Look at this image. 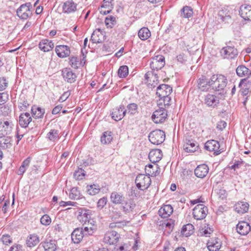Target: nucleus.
Returning <instances> with one entry per match:
<instances>
[{"mask_svg": "<svg viewBox=\"0 0 251 251\" xmlns=\"http://www.w3.org/2000/svg\"><path fill=\"white\" fill-rule=\"evenodd\" d=\"M145 170L147 175L150 177L156 176L160 173L159 168L157 165L149 164L146 166Z\"/></svg>", "mask_w": 251, "mask_h": 251, "instance_id": "obj_30", "label": "nucleus"}, {"mask_svg": "<svg viewBox=\"0 0 251 251\" xmlns=\"http://www.w3.org/2000/svg\"><path fill=\"white\" fill-rule=\"evenodd\" d=\"M128 74V68L127 66L124 65L121 66L118 71V75L121 78L126 77Z\"/></svg>", "mask_w": 251, "mask_h": 251, "instance_id": "obj_49", "label": "nucleus"}, {"mask_svg": "<svg viewBox=\"0 0 251 251\" xmlns=\"http://www.w3.org/2000/svg\"><path fill=\"white\" fill-rule=\"evenodd\" d=\"M124 197L121 193L113 192L110 195V200L112 203L115 204H120L124 201Z\"/></svg>", "mask_w": 251, "mask_h": 251, "instance_id": "obj_34", "label": "nucleus"}, {"mask_svg": "<svg viewBox=\"0 0 251 251\" xmlns=\"http://www.w3.org/2000/svg\"><path fill=\"white\" fill-rule=\"evenodd\" d=\"M12 130V126H0V135L6 136L9 134Z\"/></svg>", "mask_w": 251, "mask_h": 251, "instance_id": "obj_55", "label": "nucleus"}, {"mask_svg": "<svg viewBox=\"0 0 251 251\" xmlns=\"http://www.w3.org/2000/svg\"><path fill=\"white\" fill-rule=\"evenodd\" d=\"M135 183L138 189L144 191L147 189L150 186L151 179L147 175L139 174L135 179Z\"/></svg>", "mask_w": 251, "mask_h": 251, "instance_id": "obj_3", "label": "nucleus"}, {"mask_svg": "<svg viewBox=\"0 0 251 251\" xmlns=\"http://www.w3.org/2000/svg\"><path fill=\"white\" fill-rule=\"evenodd\" d=\"M209 171V168L207 165L203 164L199 165L195 170V174L196 176L200 178L204 177Z\"/></svg>", "mask_w": 251, "mask_h": 251, "instance_id": "obj_29", "label": "nucleus"}, {"mask_svg": "<svg viewBox=\"0 0 251 251\" xmlns=\"http://www.w3.org/2000/svg\"><path fill=\"white\" fill-rule=\"evenodd\" d=\"M22 248V245L15 244L10 247L8 251H23Z\"/></svg>", "mask_w": 251, "mask_h": 251, "instance_id": "obj_64", "label": "nucleus"}, {"mask_svg": "<svg viewBox=\"0 0 251 251\" xmlns=\"http://www.w3.org/2000/svg\"><path fill=\"white\" fill-rule=\"evenodd\" d=\"M249 207V204L245 201H239L234 206L235 211L239 214H244L246 213Z\"/></svg>", "mask_w": 251, "mask_h": 251, "instance_id": "obj_31", "label": "nucleus"}, {"mask_svg": "<svg viewBox=\"0 0 251 251\" xmlns=\"http://www.w3.org/2000/svg\"><path fill=\"white\" fill-rule=\"evenodd\" d=\"M32 118L29 113L26 112L21 114L19 117V124L20 126H28L31 121Z\"/></svg>", "mask_w": 251, "mask_h": 251, "instance_id": "obj_41", "label": "nucleus"}, {"mask_svg": "<svg viewBox=\"0 0 251 251\" xmlns=\"http://www.w3.org/2000/svg\"><path fill=\"white\" fill-rule=\"evenodd\" d=\"M39 236L36 234H30L27 238L26 243L28 247H32L37 245L39 242Z\"/></svg>", "mask_w": 251, "mask_h": 251, "instance_id": "obj_37", "label": "nucleus"}, {"mask_svg": "<svg viewBox=\"0 0 251 251\" xmlns=\"http://www.w3.org/2000/svg\"><path fill=\"white\" fill-rule=\"evenodd\" d=\"M114 0H103L101 7L112 9L114 7Z\"/></svg>", "mask_w": 251, "mask_h": 251, "instance_id": "obj_54", "label": "nucleus"}, {"mask_svg": "<svg viewBox=\"0 0 251 251\" xmlns=\"http://www.w3.org/2000/svg\"><path fill=\"white\" fill-rule=\"evenodd\" d=\"M105 23L107 27L111 28L116 24V18L112 16H108L105 19Z\"/></svg>", "mask_w": 251, "mask_h": 251, "instance_id": "obj_51", "label": "nucleus"}, {"mask_svg": "<svg viewBox=\"0 0 251 251\" xmlns=\"http://www.w3.org/2000/svg\"><path fill=\"white\" fill-rule=\"evenodd\" d=\"M212 83L211 78L209 79L205 76H201L197 81L198 87L202 91H209L211 87H212Z\"/></svg>", "mask_w": 251, "mask_h": 251, "instance_id": "obj_13", "label": "nucleus"}, {"mask_svg": "<svg viewBox=\"0 0 251 251\" xmlns=\"http://www.w3.org/2000/svg\"><path fill=\"white\" fill-rule=\"evenodd\" d=\"M78 59L75 56H72L70 58V64L74 69L78 68Z\"/></svg>", "mask_w": 251, "mask_h": 251, "instance_id": "obj_57", "label": "nucleus"}, {"mask_svg": "<svg viewBox=\"0 0 251 251\" xmlns=\"http://www.w3.org/2000/svg\"><path fill=\"white\" fill-rule=\"evenodd\" d=\"M87 226L82 227V231L85 236L92 235L97 229V225L94 221H90L89 225L87 223Z\"/></svg>", "mask_w": 251, "mask_h": 251, "instance_id": "obj_27", "label": "nucleus"}, {"mask_svg": "<svg viewBox=\"0 0 251 251\" xmlns=\"http://www.w3.org/2000/svg\"><path fill=\"white\" fill-rule=\"evenodd\" d=\"M138 105L135 103H132L129 104L125 109L126 111V113L130 115H134L137 112Z\"/></svg>", "mask_w": 251, "mask_h": 251, "instance_id": "obj_47", "label": "nucleus"}, {"mask_svg": "<svg viewBox=\"0 0 251 251\" xmlns=\"http://www.w3.org/2000/svg\"><path fill=\"white\" fill-rule=\"evenodd\" d=\"M31 8V4L30 2L23 4L17 10V15L20 19L26 20L32 15Z\"/></svg>", "mask_w": 251, "mask_h": 251, "instance_id": "obj_5", "label": "nucleus"}, {"mask_svg": "<svg viewBox=\"0 0 251 251\" xmlns=\"http://www.w3.org/2000/svg\"><path fill=\"white\" fill-rule=\"evenodd\" d=\"M165 64V57L163 55H158L151 58L150 67L152 70L157 71L162 69Z\"/></svg>", "mask_w": 251, "mask_h": 251, "instance_id": "obj_10", "label": "nucleus"}, {"mask_svg": "<svg viewBox=\"0 0 251 251\" xmlns=\"http://www.w3.org/2000/svg\"><path fill=\"white\" fill-rule=\"evenodd\" d=\"M236 230L239 234L245 235L248 234L251 230V226L248 223L240 221L236 226Z\"/></svg>", "mask_w": 251, "mask_h": 251, "instance_id": "obj_19", "label": "nucleus"}, {"mask_svg": "<svg viewBox=\"0 0 251 251\" xmlns=\"http://www.w3.org/2000/svg\"><path fill=\"white\" fill-rule=\"evenodd\" d=\"M43 247L45 251H57L55 241H47L43 243Z\"/></svg>", "mask_w": 251, "mask_h": 251, "instance_id": "obj_44", "label": "nucleus"}, {"mask_svg": "<svg viewBox=\"0 0 251 251\" xmlns=\"http://www.w3.org/2000/svg\"><path fill=\"white\" fill-rule=\"evenodd\" d=\"M163 156L162 152L160 149H153L149 154V158L153 163L159 161Z\"/></svg>", "mask_w": 251, "mask_h": 251, "instance_id": "obj_21", "label": "nucleus"}, {"mask_svg": "<svg viewBox=\"0 0 251 251\" xmlns=\"http://www.w3.org/2000/svg\"><path fill=\"white\" fill-rule=\"evenodd\" d=\"M77 4L72 0L67 1L64 3L63 5V11L65 13H71L76 10Z\"/></svg>", "mask_w": 251, "mask_h": 251, "instance_id": "obj_32", "label": "nucleus"}, {"mask_svg": "<svg viewBox=\"0 0 251 251\" xmlns=\"http://www.w3.org/2000/svg\"><path fill=\"white\" fill-rule=\"evenodd\" d=\"M59 134L57 130L52 129L49 132L48 136L50 141H54L56 139L59 138Z\"/></svg>", "mask_w": 251, "mask_h": 251, "instance_id": "obj_53", "label": "nucleus"}, {"mask_svg": "<svg viewBox=\"0 0 251 251\" xmlns=\"http://www.w3.org/2000/svg\"><path fill=\"white\" fill-rule=\"evenodd\" d=\"M84 172V170L79 168L77 171L75 172L74 176L76 180H81L85 175Z\"/></svg>", "mask_w": 251, "mask_h": 251, "instance_id": "obj_52", "label": "nucleus"}, {"mask_svg": "<svg viewBox=\"0 0 251 251\" xmlns=\"http://www.w3.org/2000/svg\"><path fill=\"white\" fill-rule=\"evenodd\" d=\"M220 53L224 58L232 59L237 56L238 51L234 46H227L221 49Z\"/></svg>", "mask_w": 251, "mask_h": 251, "instance_id": "obj_7", "label": "nucleus"}, {"mask_svg": "<svg viewBox=\"0 0 251 251\" xmlns=\"http://www.w3.org/2000/svg\"><path fill=\"white\" fill-rule=\"evenodd\" d=\"M31 111L32 117L35 119L42 118L45 114L44 109H42L39 107H37L35 105L32 107Z\"/></svg>", "mask_w": 251, "mask_h": 251, "instance_id": "obj_33", "label": "nucleus"}, {"mask_svg": "<svg viewBox=\"0 0 251 251\" xmlns=\"http://www.w3.org/2000/svg\"><path fill=\"white\" fill-rule=\"evenodd\" d=\"M62 75L65 80L72 83L76 80V75L70 69L64 68L62 71Z\"/></svg>", "mask_w": 251, "mask_h": 251, "instance_id": "obj_18", "label": "nucleus"}, {"mask_svg": "<svg viewBox=\"0 0 251 251\" xmlns=\"http://www.w3.org/2000/svg\"><path fill=\"white\" fill-rule=\"evenodd\" d=\"M166 137L164 131L160 129H156L150 133L149 135V141L154 145H160L165 140Z\"/></svg>", "mask_w": 251, "mask_h": 251, "instance_id": "obj_2", "label": "nucleus"}, {"mask_svg": "<svg viewBox=\"0 0 251 251\" xmlns=\"http://www.w3.org/2000/svg\"><path fill=\"white\" fill-rule=\"evenodd\" d=\"M243 164V161L237 160L235 161L233 165H231L229 167L231 169L236 170V169H238L240 168L241 165Z\"/></svg>", "mask_w": 251, "mask_h": 251, "instance_id": "obj_63", "label": "nucleus"}, {"mask_svg": "<svg viewBox=\"0 0 251 251\" xmlns=\"http://www.w3.org/2000/svg\"><path fill=\"white\" fill-rule=\"evenodd\" d=\"M180 16L184 18H189L193 15V9L190 6H185L179 12Z\"/></svg>", "mask_w": 251, "mask_h": 251, "instance_id": "obj_39", "label": "nucleus"}, {"mask_svg": "<svg viewBox=\"0 0 251 251\" xmlns=\"http://www.w3.org/2000/svg\"><path fill=\"white\" fill-rule=\"evenodd\" d=\"M151 32L147 27H142L138 31V35L142 40H146L151 36Z\"/></svg>", "mask_w": 251, "mask_h": 251, "instance_id": "obj_42", "label": "nucleus"}, {"mask_svg": "<svg viewBox=\"0 0 251 251\" xmlns=\"http://www.w3.org/2000/svg\"><path fill=\"white\" fill-rule=\"evenodd\" d=\"M8 85V81L5 77H0V91H3L6 89Z\"/></svg>", "mask_w": 251, "mask_h": 251, "instance_id": "obj_59", "label": "nucleus"}, {"mask_svg": "<svg viewBox=\"0 0 251 251\" xmlns=\"http://www.w3.org/2000/svg\"><path fill=\"white\" fill-rule=\"evenodd\" d=\"M135 206L136 204L133 200H129L122 206V209L125 214H128L133 211Z\"/></svg>", "mask_w": 251, "mask_h": 251, "instance_id": "obj_38", "label": "nucleus"}, {"mask_svg": "<svg viewBox=\"0 0 251 251\" xmlns=\"http://www.w3.org/2000/svg\"><path fill=\"white\" fill-rule=\"evenodd\" d=\"M107 202V198L105 197H103L99 200L97 203V207L100 209H101L106 205Z\"/></svg>", "mask_w": 251, "mask_h": 251, "instance_id": "obj_60", "label": "nucleus"}, {"mask_svg": "<svg viewBox=\"0 0 251 251\" xmlns=\"http://www.w3.org/2000/svg\"><path fill=\"white\" fill-rule=\"evenodd\" d=\"M172 88L169 85L163 84L160 85L156 90V95L159 98L169 96L172 92Z\"/></svg>", "mask_w": 251, "mask_h": 251, "instance_id": "obj_15", "label": "nucleus"}, {"mask_svg": "<svg viewBox=\"0 0 251 251\" xmlns=\"http://www.w3.org/2000/svg\"><path fill=\"white\" fill-rule=\"evenodd\" d=\"M55 52L57 56L60 58H65L70 54V48L66 45H58L55 47Z\"/></svg>", "mask_w": 251, "mask_h": 251, "instance_id": "obj_17", "label": "nucleus"}, {"mask_svg": "<svg viewBox=\"0 0 251 251\" xmlns=\"http://www.w3.org/2000/svg\"><path fill=\"white\" fill-rule=\"evenodd\" d=\"M194 227L191 224H188L183 226L181 233L185 236L188 237L194 233Z\"/></svg>", "mask_w": 251, "mask_h": 251, "instance_id": "obj_40", "label": "nucleus"}, {"mask_svg": "<svg viewBox=\"0 0 251 251\" xmlns=\"http://www.w3.org/2000/svg\"><path fill=\"white\" fill-rule=\"evenodd\" d=\"M145 78L146 80L147 81V83L149 84H151V85H153V83H151V79H153V82H154L155 79L157 78L156 77V74H154L153 73L151 72H147L145 75Z\"/></svg>", "mask_w": 251, "mask_h": 251, "instance_id": "obj_50", "label": "nucleus"}, {"mask_svg": "<svg viewBox=\"0 0 251 251\" xmlns=\"http://www.w3.org/2000/svg\"><path fill=\"white\" fill-rule=\"evenodd\" d=\"M70 198L72 200H79L82 198L79 190L76 187H73L71 189L70 195Z\"/></svg>", "mask_w": 251, "mask_h": 251, "instance_id": "obj_45", "label": "nucleus"}, {"mask_svg": "<svg viewBox=\"0 0 251 251\" xmlns=\"http://www.w3.org/2000/svg\"><path fill=\"white\" fill-rule=\"evenodd\" d=\"M39 49L44 52H48L51 50L54 47V44L52 41L47 39H42L38 45Z\"/></svg>", "mask_w": 251, "mask_h": 251, "instance_id": "obj_26", "label": "nucleus"}, {"mask_svg": "<svg viewBox=\"0 0 251 251\" xmlns=\"http://www.w3.org/2000/svg\"><path fill=\"white\" fill-rule=\"evenodd\" d=\"M241 87L240 92L244 96H247L251 91V82L248 79H243L241 80L239 84Z\"/></svg>", "mask_w": 251, "mask_h": 251, "instance_id": "obj_24", "label": "nucleus"}, {"mask_svg": "<svg viewBox=\"0 0 251 251\" xmlns=\"http://www.w3.org/2000/svg\"><path fill=\"white\" fill-rule=\"evenodd\" d=\"M77 203L76 202H73V201H61L59 202V205L60 206L62 207H65L68 205H71L75 206Z\"/></svg>", "mask_w": 251, "mask_h": 251, "instance_id": "obj_62", "label": "nucleus"}, {"mask_svg": "<svg viewBox=\"0 0 251 251\" xmlns=\"http://www.w3.org/2000/svg\"><path fill=\"white\" fill-rule=\"evenodd\" d=\"M212 81V89L220 91L223 90L227 83L226 78L223 75H213L211 78Z\"/></svg>", "mask_w": 251, "mask_h": 251, "instance_id": "obj_1", "label": "nucleus"}, {"mask_svg": "<svg viewBox=\"0 0 251 251\" xmlns=\"http://www.w3.org/2000/svg\"><path fill=\"white\" fill-rule=\"evenodd\" d=\"M221 246L222 242L218 238H211L207 243V248L210 251H217L220 249Z\"/></svg>", "mask_w": 251, "mask_h": 251, "instance_id": "obj_22", "label": "nucleus"}, {"mask_svg": "<svg viewBox=\"0 0 251 251\" xmlns=\"http://www.w3.org/2000/svg\"><path fill=\"white\" fill-rule=\"evenodd\" d=\"M167 112L164 107L156 109L153 113L151 118L152 121L155 124H161L167 118Z\"/></svg>", "mask_w": 251, "mask_h": 251, "instance_id": "obj_8", "label": "nucleus"}, {"mask_svg": "<svg viewBox=\"0 0 251 251\" xmlns=\"http://www.w3.org/2000/svg\"><path fill=\"white\" fill-rule=\"evenodd\" d=\"M103 34L100 29H97L92 34L91 41L93 43H100L102 42Z\"/></svg>", "mask_w": 251, "mask_h": 251, "instance_id": "obj_36", "label": "nucleus"}, {"mask_svg": "<svg viewBox=\"0 0 251 251\" xmlns=\"http://www.w3.org/2000/svg\"><path fill=\"white\" fill-rule=\"evenodd\" d=\"M100 190L99 186L95 184L87 186V192L90 195H95L99 193Z\"/></svg>", "mask_w": 251, "mask_h": 251, "instance_id": "obj_48", "label": "nucleus"}, {"mask_svg": "<svg viewBox=\"0 0 251 251\" xmlns=\"http://www.w3.org/2000/svg\"><path fill=\"white\" fill-rule=\"evenodd\" d=\"M85 237L82 231V228H76L72 233L71 237L72 241L76 244L79 243Z\"/></svg>", "mask_w": 251, "mask_h": 251, "instance_id": "obj_28", "label": "nucleus"}, {"mask_svg": "<svg viewBox=\"0 0 251 251\" xmlns=\"http://www.w3.org/2000/svg\"><path fill=\"white\" fill-rule=\"evenodd\" d=\"M0 240L2 242L3 244L5 245H8L11 243L12 241L10 236L8 234L3 235Z\"/></svg>", "mask_w": 251, "mask_h": 251, "instance_id": "obj_58", "label": "nucleus"}, {"mask_svg": "<svg viewBox=\"0 0 251 251\" xmlns=\"http://www.w3.org/2000/svg\"><path fill=\"white\" fill-rule=\"evenodd\" d=\"M11 146V139L8 136H0V149L5 150Z\"/></svg>", "mask_w": 251, "mask_h": 251, "instance_id": "obj_35", "label": "nucleus"}, {"mask_svg": "<svg viewBox=\"0 0 251 251\" xmlns=\"http://www.w3.org/2000/svg\"><path fill=\"white\" fill-rule=\"evenodd\" d=\"M77 213V219L79 222L83 224V226L87 225V223L89 225L90 221H94L91 218L92 211L89 209L81 208L78 210Z\"/></svg>", "mask_w": 251, "mask_h": 251, "instance_id": "obj_4", "label": "nucleus"}, {"mask_svg": "<svg viewBox=\"0 0 251 251\" xmlns=\"http://www.w3.org/2000/svg\"><path fill=\"white\" fill-rule=\"evenodd\" d=\"M199 148L198 143L193 139L185 140L183 145V149L185 152L188 153H192L197 151Z\"/></svg>", "mask_w": 251, "mask_h": 251, "instance_id": "obj_16", "label": "nucleus"}, {"mask_svg": "<svg viewBox=\"0 0 251 251\" xmlns=\"http://www.w3.org/2000/svg\"><path fill=\"white\" fill-rule=\"evenodd\" d=\"M51 221V218L47 214L44 215L40 219L41 223L45 226L49 225L50 224Z\"/></svg>", "mask_w": 251, "mask_h": 251, "instance_id": "obj_56", "label": "nucleus"}, {"mask_svg": "<svg viewBox=\"0 0 251 251\" xmlns=\"http://www.w3.org/2000/svg\"><path fill=\"white\" fill-rule=\"evenodd\" d=\"M113 138L111 132L109 131H105L103 133L100 138V142L103 144H107L110 143Z\"/></svg>", "mask_w": 251, "mask_h": 251, "instance_id": "obj_46", "label": "nucleus"}, {"mask_svg": "<svg viewBox=\"0 0 251 251\" xmlns=\"http://www.w3.org/2000/svg\"><path fill=\"white\" fill-rule=\"evenodd\" d=\"M217 195L221 200H224L226 197L227 193L225 190L221 189L217 192Z\"/></svg>", "mask_w": 251, "mask_h": 251, "instance_id": "obj_61", "label": "nucleus"}, {"mask_svg": "<svg viewBox=\"0 0 251 251\" xmlns=\"http://www.w3.org/2000/svg\"><path fill=\"white\" fill-rule=\"evenodd\" d=\"M126 113L124 105H120L119 108L113 109L112 113V118L115 121L121 120Z\"/></svg>", "mask_w": 251, "mask_h": 251, "instance_id": "obj_23", "label": "nucleus"}, {"mask_svg": "<svg viewBox=\"0 0 251 251\" xmlns=\"http://www.w3.org/2000/svg\"><path fill=\"white\" fill-rule=\"evenodd\" d=\"M203 103L207 107L215 108L220 103V99L218 96L207 94L204 97Z\"/></svg>", "mask_w": 251, "mask_h": 251, "instance_id": "obj_9", "label": "nucleus"}, {"mask_svg": "<svg viewBox=\"0 0 251 251\" xmlns=\"http://www.w3.org/2000/svg\"><path fill=\"white\" fill-rule=\"evenodd\" d=\"M236 73L240 77L245 75H251V71L249 72V69L244 65H240L237 67L236 69Z\"/></svg>", "mask_w": 251, "mask_h": 251, "instance_id": "obj_43", "label": "nucleus"}, {"mask_svg": "<svg viewBox=\"0 0 251 251\" xmlns=\"http://www.w3.org/2000/svg\"><path fill=\"white\" fill-rule=\"evenodd\" d=\"M239 14L245 20L251 21V5L247 4L241 5Z\"/></svg>", "mask_w": 251, "mask_h": 251, "instance_id": "obj_20", "label": "nucleus"}, {"mask_svg": "<svg viewBox=\"0 0 251 251\" xmlns=\"http://www.w3.org/2000/svg\"><path fill=\"white\" fill-rule=\"evenodd\" d=\"M232 14V10L228 7H224L218 12V17L221 21L225 23L231 22V15Z\"/></svg>", "mask_w": 251, "mask_h": 251, "instance_id": "obj_11", "label": "nucleus"}, {"mask_svg": "<svg viewBox=\"0 0 251 251\" xmlns=\"http://www.w3.org/2000/svg\"><path fill=\"white\" fill-rule=\"evenodd\" d=\"M173 212V208L170 204L164 205L158 211V214L162 218H168Z\"/></svg>", "mask_w": 251, "mask_h": 251, "instance_id": "obj_25", "label": "nucleus"}, {"mask_svg": "<svg viewBox=\"0 0 251 251\" xmlns=\"http://www.w3.org/2000/svg\"><path fill=\"white\" fill-rule=\"evenodd\" d=\"M120 237V235L117 232L110 230L105 234L103 241L107 244L114 245L118 242Z\"/></svg>", "mask_w": 251, "mask_h": 251, "instance_id": "obj_12", "label": "nucleus"}, {"mask_svg": "<svg viewBox=\"0 0 251 251\" xmlns=\"http://www.w3.org/2000/svg\"><path fill=\"white\" fill-rule=\"evenodd\" d=\"M208 213V208L203 204H197L193 209V215L197 220H201L205 218Z\"/></svg>", "mask_w": 251, "mask_h": 251, "instance_id": "obj_6", "label": "nucleus"}, {"mask_svg": "<svg viewBox=\"0 0 251 251\" xmlns=\"http://www.w3.org/2000/svg\"><path fill=\"white\" fill-rule=\"evenodd\" d=\"M204 148L209 151H213L215 155H218L221 153L219 150L220 144L214 140L207 141L204 144Z\"/></svg>", "mask_w": 251, "mask_h": 251, "instance_id": "obj_14", "label": "nucleus"}]
</instances>
